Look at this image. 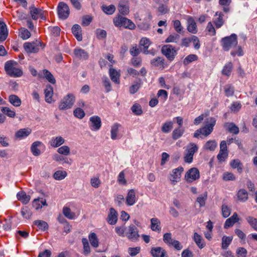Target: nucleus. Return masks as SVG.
Wrapping results in <instances>:
<instances>
[{"label":"nucleus","instance_id":"obj_34","mask_svg":"<svg viewBox=\"0 0 257 257\" xmlns=\"http://www.w3.org/2000/svg\"><path fill=\"white\" fill-rule=\"evenodd\" d=\"M109 76L111 80L116 84H119L120 82L119 77L120 74L114 69H109Z\"/></svg>","mask_w":257,"mask_h":257},{"label":"nucleus","instance_id":"obj_13","mask_svg":"<svg viewBox=\"0 0 257 257\" xmlns=\"http://www.w3.org/2000/svg\"><path fill=\"white\" fill-rule=\"evenodd\" d=\"M30 13L33 20H37L39 18L43 20L45 19L44 11L40 9L35 7L33 6L30 7Z\"/></svg>","mask_w":257,"mask_h":257},{"label":"nucleus","instance_id":"obj_44","mask_svg":"<svg viewBox=\"0 0 257 257\" xmlns=\"http://www.w3.org/2000/svg\"><path fill=\"white\" fill-rule=\"evenodd\" d=\"M82 242L83 244V253L85 255H88L91 252V249L88 240L85 238H83Z\"/></svg>","mask_w":257,"mask_h":257},{"label":"nucleus","instance_id":"obj_4","mask_svg":"<svg viewBox=\"0 0 257 257\" xmlns=\"http://www.w3.org/2000/svg\"><path fill=\"white\" fill-rule=\"evenodd\" d=\"M75 99V96L73 94H68L60 102L59 109L60 110H64L71 108L74 103Z\"/></svg>","mask_w":257,"mask_h":257},{"label":"nucleus","instance_id":"obj_32","mask_svg":"<svg viewBox=\"0 0 257 257\" xmlns=\"http://www.w3.org/2000/svg\"><path fill=\"white\" fill-rule=\"evenodd\" d=\"M230 166L233 169H236L239 173H241L243 171V165L238 159L232 160L230 162Z\"/></svg>","mask_w":257,"mask_h":257},{"label":"nucleus","instance_id":"obj_10","mask_svg":"<svg viewBox=\"0 0 257 257\" xmlns=\"http://www.w3.org/2000/svg\"><path fill=\"white\" fill-rule=\"evenodd\" d=\"M200 173L199 170L196 168L189 169L185 174V178L187 182H192L199 179Z\"/></svg>","mask_w":257,"mask_h":257},{"label":"nucleus","instance_id":"obj_2","mask_svg":"<svg viewBox=\"0 0 257 257\" xmlns=\"http://www.w3.org/2000/svg\"><path fill=\"white\" fill-rule=\"evenodd\" d=\"M113 24L117 27H123L130 30H134L136 28L135 24L130 19L121 16L114 18Z\"/></svg>","mask_w":257,"mask_h":257},{"label":"nucleus","instance_id":"obj_39","mask_svg":"<svg viewBox=\"0 0 257 257\" xmlns=\"http://www.w3.org/2000/svg\"><path fill=\"white\" fill-rule=\"evenodd\" d=\"M9 102L14 106H20L22 103L20 98L16 95H11L9 98Z\"/></svg>","mask_w":257,"mask_h":257},{"label":"nucleus","instance_id":"obj_57","mask_svg":"<svg viewBox=\"0 0 257 257\" xmlns=\"http://www.w3.org/2000/svg\"><path fill=\"white\" fill-rule=\"evenodd\" d=\"M222 215L223 217L227 218L231 213V209L226 204H223L221 207Z\"/></svg>","mask_w":257,"mask_h":257},{"label":"nucleus","instance_id":"obj_11","mask_svg":"<svg viewBox=\"0 0 257 257\" xmlns=\"http://www.w3.org/2000/svg\"><path fill=\"white\" fill-rule=\"evenodd\" d=\"M40 42H26L24 44V48L28 53H37L39 50Z\"/></svg>","mask_w":257,"mask_h":257},{"label":"nucleus","instance_id":"obj_40","mask_svg":"<svg viewBox=\"0 0 257 257\" xmlns=\"http://www.w3.org/2000/svg\"><path fill=\"white\" fill-rule=\"evenodd\" d=\"M198 150V147L194 143H191L186 146L185 152L193 156L195 153L197 152Z\"/></svg>","mask_w":257,"mask_h":257},{"label":"nucleus","instance_id":"obj_55","mask_svg":"<svg viewBox=\"0 0 257 257\" xmlns=\"http://www.w3.org/2000/svg\"><path fill=\"white\" fill-rule=\"evenodd\" d=\"M21 213L23 217L26 219H29L32 215L31 211L27 206L22 207Z\"/></svg>","mask_w":257,"mask_h":257},{"label":"nucleus","instance_id":"obj_19","mask_svg":"<svg viewBox=\"0 0 257 257\" xmlns=\"http://www.w3.org/2000/svg\"><path fill=\"white\" fill-rule=\"evenodd\" d=\"M223 14L220 12L215 13V16H218L216 19L213 20L212 23L214 24L215 28L219 29L221 28L224 24V21L223 19Z\"/></svg>","mask_w":257,"mask_h":257},{"label":"nucleus","instance_id":"obj_58","mask_svg":"<svg viewBox=\"0 0 257 257\" xmlns=\"http://www.w3.org/2000/svg\"><path fill=\"white\" fill-rule=\"evenodd\" d=\"M198 59V56L195 54H190L188 55L183 60L184 65H187L190 63L196 61Z\"/></svg>","mask_w":257,"mask_h":257},{"label":"nucleus","instance_id":"obj_64","mask_svg":"<svg viewBox=\"0 0 257 257\" xmlns=\"http://www.w3.org/2000/svg\"><path fill=\"white\" fill-rule=\"evenodd\" d=\"M74 115L78 118L82 119L85 115L84 111L80 107L76 108L73 111Z\"/></svg>","mask_w":257,"mask_h":257},{"label":"nucleus","instance_id":"obj_5","mask_svg":"<svg viewBox=\"0 0 257 257\" xmlns=\"http://www.w3.org/2000/svg\"><path fill=\"white\" fill-rule=\"evenodd\" d=\"M184 171V168L182 166H179L177 168L174 169L170 173L168 176V179L172 185H176L179 182L181 178L182 173Z\"/></svg>","mask_w":257,"mask_h":257},{"label":"nucleus","instance_id":"obj_60","mask_svg":"<svg viewBox=\"0 0 257 257\" xmlns=\"http://www.w3.org/2000/svg\"><path fill=\"white\" fill-rule=\"evenodd\" d=\"M232 240V237L231 236H224L222 239V247L223 248H227L228 245L231 243Z\"/></svg>","mask_w":257,"mask_h":257},{"label":"nucleus","instance_id":"obj_23","mask_svg":"<svg viewBox=\"0 0 257 257\" xmlns=\"http://www.w3.org/2000/svg\"><path fill=\"white\" fill-rule=\"evenodd\" d=\"M31 133V130L29 128H22L16 132L15 136L17 139L21 140L28 137Z\"/></svg>","mask_w":257,"mask_h":257},{"label":"nucleus","instance_id":"obj_35","mask_svg":"<svg viewBox=\"0 0 257 257\" xmlns=\"http://www.w3.org/2000/svg\"><path fill=\"white\" fill-rule=\"evenodd\" d=\"M151 228L152 230L155 231L160 232L161 229L160 226L161 222L157 218H153L151 219Z\"/></svg>","mask_w":257,"mask_h":257},{"label":"nucleus","instance_id":"obj_17","mask_svg":"<svg viewBox=\"0 0 257 257\" xmlns=\"http://www.w3.org/2000/svg\"><path fill=\"white\" fill-rule=\"evenodd\" d=\"M65 143L64 139L61 136L52 137L49 142V145L53 148H58Z\"/></svg>","mask_w":257,"mask_h":257},{"label":"nucleus","instance_id":"obj_7","mask_svg":"<svg viewBox=\"0 0 257 257\" xmlns=\"http://www.w3.org/2000/svg\"><path fill=\"white\" fill-rule=\"evenodd\" d=\"M216 124V119L214 117H209L207 119L205 125L201 128L202 135L208 136L213 130V127Z\"/></svg>","mask_w":257,"mask_h":257},{"label":"nucleus","instance_id":"obj_29","mask_svg":"<svg viewBox=\"0 0 257 257\" xmlns=\"http://www.w3.org/2000/svg\"><path fill=\"white\" fill-rule=\"evenodd\" d=\"M151 64L155 67H159L162 69L164 68L165 60L162 57H157L152 59Z\"/></svg>","mask_w":257,"mask_h":257},{"label":"nucleus","instance_id":"obj_46","mask_svg":"<svg viewBox=\"0 0 257 257\" xmlns=\"http://www.w3.org/2000/svg\"><path fill=\"white\" fill-rule=\"evenodd\" d=\"M233 68V64L231 62H229L226 63L223 67L222 70V74L226 76H229L231 74Z\"/></svg>","mask_w":257,"mask_h":257},{"label":"nucleus","instance_id":"obj_3","mask_svg":"<svg viewBox=\"0 0 257 257\" xmlns=\"http://www.w3.org/2000/svg\"><path fill=\"white\" fill-rule=\"evenodd\" d=\"M222 46L224 51H228L230 48L237 45V36L235 34L225 37L221 39Z\"/></svg>","mask_w":257,"mask_h":257},{"label":"nucleus","instance_id":"obj_1","mask_svg":"<svg viewBox=\"0 0 257 257\" xmlns=\"http://www.w3.org/2000/svg\"><path fill=\"white\" fill-rule=\"evenodd\" d=\"M5 70L7 74L12 77H20L23 75V72L17 62L10 60L6 62Z\"/></svg>","mask_w":257,"mask_h":257},{"label":"nucleus","instance_id":"obj_49","mask_svg":"<svg viewBox=\"0 0 257 257\" xmlns=\"http://www.w3.org/2000/svg\"><path fill=\"white\" fill-rule=\"evenodd\" d=\"M34 224L39 228V229L45 231L48 229L47 223L44 221L37 220L34 221Z\"/></svg>","mask_w":257,"mask_h":257},{"label":"nucleus","instance_id":"obj_6","mask_svg":"<svg viewBox=\"0 0 257 257\" xmlns=\"http://www.w3.org/2000/svg\"><path fill=\"white\" fill-rule=\"evenodd\" d=\"M161 51L163 54L170 61H173L177 54V50L171 45L164 46Z\"/></svg>","mask_w":257,"mask_h":257},{"label":"nucleus","instance_id":"obj_18","mask_svg":"<svg viewBox=\"0 0 257 257\" xmlns=\"http://www.w3.org/2000/svg\"><path fill=\"white\" fill-rule=\"evenodd\" d=\"M187 30L192 34H196L198 29L196 23L194 19L189 17L187 19Z\"/></svg>","mask_w":257,"mask_h":257},{"label":"nucleus","instance_id":"obj_8","mask_svg":"<svg viewBox=\"0 0 257 257\" xmlns=\"http://www.w3.org/2000/svg\"><path fill=\"white\" fill-rule=\"evenodd\" d=\"M125 236L131 241H137L140 236L138 229L135 225H130L127 231L125 232Z\"/></svg>","mask_w":257,"mask_h":257},{"label":"nucleus","instance_id":"obj_16","mask_svg":"<svg viewBox=\"0 0 257 257\" xmlns=\"http://www.w3.org/2000/svg\"><path fill=\"white\" fill-rule=\"evenodd\" d=\"M107 222L110 225H114L117 221V213L113 208H110L106 218Z\"/></svg>","mask_w":257,"mask_h":257},{"label":"nucleus","instance_id":"obj_62","mask_svg":"<svg viewBox=\"0 0 257 257\" xmlns=\"http://www.w3.org/2000/svg\"><path fill=\"white\" fill-rule=\"evenodd\" d=\"M183 130L180 128H176L172 133V138L174 140H177L183 135Z\"/></svg>","mask_w":257,"mask_h":257},{"label":"nucleus","instance_id":"obj_12","mask_svg":"<svg viewBox=\"0 0 257 257\" xmlns=\"http://www.w3.org/2000/svg\"><path fill=\"white\" fill-rule=\"evenodd\" d=\"M89 126L93 131H97L100 129L101 126V120L98 116H93L90 117Z\"/></svg>","mask_w":257,"mask_h":257},{"label":"nucleus","instance_id":"obj_61","mask_svg":"<svg viewBox=\"0 0 257 257\" xmlns=\"http://www.w3.org/2000/svg\"><path fill=\"white\" fill-rule=\"evenodd\" d=\"M1 110L4 114H6L10 117H14L16 115L15 111L8 107H2Z\"/></svg>","mask_w":257,"mask_h":257},{"label":"nucleus","instance_id":"obj_41","mask_svg":"<svg viewBox=\"0 0 257 257\" xmlns=\"http://www.w3.org/2000/svg\"><path fill=\"white\" fill-rule=\"evenodd\" d=\"M173 123L171 121H167L161 127V131L164 133H169L173 128Z\"/></svg>","mask_w":257,"mask_h":257},{"label":"nucleus","instance_id":"obj_25","mask_svg":"<svg viewBox=\"0 0 257 257\" xmlns=\"http://www.w3.org/2000/svg\"><path fill=\"white\" fill-rule=\"evenodd\" d=\"M74 53L77 58L82 60L87 59L89 56L88 53L81 48L75 49Z\"/></svg>","mask_w":257,"mask_h":257},{"label":"nucleus","instance_id":"obj_59","mask_svg":"<svg viewBox=\"0 0 257 257\" xmlns=\"http://www.w3.org/2000/svg\"><path fill=\"white\" fill-rule=\"evenodd\" d=\"M215 27L213 25L212 22H209L208 23L206 26V30L208 34L211 36H214L216 35Z\"/></svg>","mask_w":257,"mask_h":257},{"label":"nucleus","instance_id":"obj_27","mask_svg":"<svg viewBox=\"0 0 257 257\" xmlns=\"http://www.w3.org/2000/svg\"><path fill=\"white\" fill-rule=\"evenodd\" d=\"M88 239L91 246L97 248L99 246V242L96 234L94 232H91L88 235Z\"/></svg>","mask_w":257,"mask_h":257},{"label":"nucleus","instance_id":"obj_43","mask_svg":"<svg viewBox=\"0 0 257 257\" xmlns=\"http://www.w3.org/2000/svg\"><path fill=\"white\" fill-rule=\"evenodd\" d=\"M217 147V143L214 140H210L207 141L204 145L203 148L205 150L213 151Z\"/></svg>","mask_w":257,"mask_h":257},{"label":"nucleus","instance_id":"obj_9","mask_svg":"<svg viewBox=\"0 0 257 257\" xmlns=\"http://www.w3.org/2000/svg\"><path fill=\"white\" fill-rule=\"evenodd\" d=\"M69 8L67 4L63 2L59 3L58 6V14L60 19L65 20L69 15Z\"/></svg>","mask_w":257,"mask_h":257},{"label":"nucleus","instance_id":"obj_48","mask_svg":"<svg viewBox=\"0 0 257 257\" xmlns=\"http://www.w3.org/2000/svg\"><path fill=\"white\" fill-rule=\"evenodd\" d=\"M44 77L51 84H55L56 80L53 74L48 70L44 69L43 70Z\"/></svg>","mask_w":257,"mask_h":257},{"label":"nucleus","instance_id":"obj_33","mask_svg":"<svg viewBox=\"0 0 257 257\" xmlns=\"http://www.w3.org/2000/svg\"><path fill=\"white\" fill-rule=\"evenodd\" d=\"M18 199L23 203L27 204L30 201L31 197L24 191L19 192L17 194Z\"/></svg>","mask_w":257,"mask_h":257},{"label":"nucleus","instance_id":"obj_38","mask_svg":"<svg viewBox=\"0 0 257 257\" xmlns=\"http://www.w3.org/2000/svg\"><path fill=\"white\" fill-rule=\"evenodd\" d=\"M63 213L69 219H74L76 217L75 213L72 212L70 208L67 206L63 207Z\"/></svg>","mask_w":257,"mask_h":257},{"label":"nucleus","instance_id":"obj_56","mask_svg":"<svg viewBox=\"0 0 257 257\" xmlns=\"http://www.w3.org/2000/svg\"><path fill=\"white\" fill-rule=\"evenodd\" d=\"M102 10L105 14L107 15H112L115 11V7L112 5L108 6H103L102 7Z\"/></svg>","mask_w":257,"mask_h":257},{"label":"nucleus","instance_id":"obj_50","mask_svg":"<svg viewBox=\"0 0 257 257\" xmlns=\"http://www.w3.org/2000/svg\"><path fill=\"white\" fill-rule=\"evenodd\" d=\"M119 126V125L118 123H115L111 126L110 131L111 139L113 140H115L117 139Z\"/></svg>","mask_w":257,"mask_h":257},{"label":"nucleus","instance_id":"obj_24","mask_svg":"<svg viewBox=\"0 0 257 257\" xmlns=\"http://www.w3.org/2000/svg\"><path fill=\"white\" fill-rule=\"evenodd\" d=\"M72 32L78 41H82L81 28L79 25L75 24L73 25L72 28Z\"/></svg>","mask_w":257,"mask_h":257},{"label":"nucleus","instance_id":"obj_54","mask_svg":"<svg viewBox=\"0 0 257 257\" xmlns=\"http://www.w3.org/2000/svg\"><path fill=\"white\" fill-rule=\"evenodd\" d=\"M246 220L250 226L257 231V219L252 216H248L246 218Z\"/></svg>","mask_w":257,"mask_h":257},{"label":"nucleus","instance_id":"obj_22","mask_svg":"<svg viewBox=\"0 0 257 257\" xmlns=\"http://www.w3.org/2000/svg\"><path fill=\"white\" fill-rule=\"evenodd\" d=\"M151 254L154 257H165L166 255V251L161 247L152 248Z\"/></svg>","mask_w":257,"mask_h":257},{"label":"nucleus","instance_id":"obj_37","mask_svg":"<svg viewBox=\"0 0 257 257\" xmlns=\"http://www.w3.org/2000/svg\"><path fill=\"white\" fill-rule=\"evenodd\" d=\"M224 127L231 133L236 135L239 133L238 127L233 123H226Z\"/></svg>","mask_w":257,"mask_h":257},{"label":"nucleus","instance_id":"obj_28","mask_svg":"<svg viewBox=\"0 0 257 257\" xmlns=\"http://www.w3.org/2000/svg\"><path fill=\"white\" fill-rule=\"evenodd\" d=\"M11 217H10L9 219H5L3 221L0 220V231L3 230L5 231L10 230L11 229Z\"/></svg>","mask_w":257,"mask_h":257},{"label":"nucleus","instance_id":"obj_20","mask_svg":"<svg viewBox=\"0 0 257 257\" xmlns=\"http://www.w3.org/2000/svg\"><path fill=\"white\" fill-rule=\"evenodd\" d=\"M53 95V88L50 85L46 86V88L45 90V101L51 103L53 101L52 96Z\"/></svg>","mask_w":257,"mask_h":257},{"label":"nucleus","instance_id":"obj_26","mask_svg":"<svg viewBox=\"0 0 257 257\" xmlns=\"http://www.w3.org/2000/svg\"><path fill=\"white\" fill-rule=\"evenodd\" d=\"M47 204L46 203V199L43 198H36L32 202V206L36 210L42 208L43 206H46Z\"/></svg>","mask_w":257,"mask_h":257},{"label":"nucleus","instance_id":"obj_45","mask_svg":"<svg viewBox=\"0 0 257 257\" xmlns=\"http://www.w3.org/2000/svg\"><path fill=\"white\" fill-rule=\"evenodd\" d=\"M237 195L238 199L241 202H245L248 199V193L244 189L239 190Z\"/></svg>","mask_w":257,"mask_h":257},{"label":"nucleus","instance_id":"obj_53","mask_svg":"<svg viewBox=\"0 0 257 257\" xmlns=\"http://www.w3.org/2000/svg\"><path fill=\"white\" fill-rule=\"evenodd\" d=\"M57 152L61 155L68 156L70 154V149L67 146H63L57 149Z\"/></svg>","mask_w":257,"mask_h":257},{"label":"nucleus","instance_id":"obj_21","mask_svg":"<svg viewBox=\"0 0 257 257\" xmlns=\"http://www.w3.org/2000/svg\"><path fill=\"white\" fill-rule=\"evenodd\" d=\"M238 220L239 218L236 212L233 213V215L230 217L226 220L224 225V228H228L232 226Z\"/></svg>","mask_w":257,"mask_h":257},{"label":"nucleus","instance_id":"obj_14","mask_svg":"<svg viewBox=\"0 0 257 257\" xmlns=\"http://www.w3.org/2000/svg\"><path fill=\"white\" fill-rule=\"evenodd\" d=\"M137 201L136 193L134 189H130L128 191L125 197V203L127 206H133Z\"/></svg>","mask_w":257,"mask_h":257},{"label":"nucleus","instance_id":"obj_31","mask_svg":"<svg viewBox=\"0 0 257 257\" xmlns=\"http://www.w3.org/2000/svg\"><path fill=\"white\" fill-rule=\"evenodd\" d=\"M193 240L199 248L201 249L205 246L203 237L197 232L194 233Z\"/></svg>","mask_w":257,"mask_h":257},{"label":"nucleus","instance_id":"obj_51","mask_svg":"<svg viewBox=\"0 0 257 257\" xmlns=\"http://www.w3.org/2000/svg\"><path fill=\"white\" fill-rule=\"evenodd\" d=\"M241 106L242 105L240 102L234 101L231 104L229 108L231 112L236 113L239 111L241 108Z\"/></svg>","mask_w":257,"mask_h":257},{"label":"nucleus","instance_id":"obj_52","mask_svg":"<svg viewBox=\"0 0 257 257\" xmlns=\"http://www.w3.org/2000/svg\"><path fill=\"white\" fill-rule=\"evenodd\" d=\"M67 176V173L65 171H57L53 174V177L57 180H61Z\"/></svg>","mask_w":257,"mask_h":257},{"label":"nucleus","instance_id":"obj_15","mask_svg":"<svg viewBox=\"0 0 257 257\" xmlns=\"http://www.w3.org/2000/svg\"><path fill=\"white\" fill-rule=\"evenodd\" d=\"M42 148H45L43 143L40 141H36L32 144L31 151L34 156H38L41 154Z\"/></svg>","mask_w":257,"mask_h":257},{"label":"nucleus","instance_id":"obj_63","mask_svg":"<svg viewBox=\"0 0 257 257\" xmlns=\"http://www.w3.org/2000/svg\"><path fill=\"white\" fill-rule=\"evenodd\" d=\"M180 36L178 34H173L170 35L166 40L167 43H177L179 40Z\"/></svg>","mask_w":257,"mask_h":257},{"label":"nucleus","instance_id":"obj_30","mask_svg":"<svg viewBox=\"0 0 257 257\" xmlns=\"http://www.w3.org/2000/svg\"><path fill=\"white\" fill-rule=\"evenodd\" d=\"M8 35V32L6 25L4 22H0V41H5Z\"/></svg>","mask_w":257,"mask_h":257},{"label":"nucleus","instance_id":"obj_42","mask_svg":"<svg viewBox=\"0 0 257 257\" xmlns=\"http://www.w3.org/2000/svg\"><path fill=\"white\" fill-rule=\"evenodd\" d=\"M131 110L136 115H141L143 113L141 105L138 103H135L131 107Z\"/></svg>","mask_w":257,"mask_h":257},{"label":"nucleus","instance_id":"obj_36","mask_svg":"<svg viewBox=\"0 0 257 257\" xmlns=\"http://www.w3.org/2000/svg\"><path fill=\"white\" fill-rule=\"evenodd\" d=\"M152 19V16L149 14L148 17L146 19L145 22H141L138 26L140 29L143 30H148L150 28V21Z\"/></svg>","mask_w":257,"mask_h":257},{"label":"nucleus","instance_id":"obj_47","mask_svg":"<svg viewBox=\"0 0 257 257\" xmlns=\"http://www.w3.org/2000/svg\"><path fill=\"white\" fill-rule=\"evenodd\" d=\"M19 36L23 40H27L31 37V33L27 29L21 28L19 29Z\"/></svg>","mask_w":257,"mask_h":257}]
</instances>
